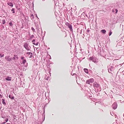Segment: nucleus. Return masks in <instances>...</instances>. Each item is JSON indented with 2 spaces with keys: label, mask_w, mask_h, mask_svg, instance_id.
<instances>
[{
  "label": "nucleus",
  "mask_w": 124,
  "mask_h": 124,
  "mask_svg": "<svg viewBox=\"0 0 124 124\" xmlns=\"http://www.w3.org/2000/svg\"><path fill=\"white\" fill-rule=\"evenodd\" d=\"M8 97L11 100H13L14 99V96L12 94H10L9 95Z\"/></svg>",
  "instance_id": "nucleus-8"
},
{
  "label": "nucleus",
  "mask_w": 124,
  "mask_h": 124,
  "mask_svg": "<svg viewBox=\"0 0 124 124\" xmlns=\"http://www.w3.org/2000/svg\"><path fill=\"white\" fill-rule=\"evenodd\" d=\"M15 117H16V116H14V119H15Z\"/></svg>",
  "instance_id": "nucleus-56"
},
{
  "label": "nucleus",
  "mask_w": 124,
  "mask_h": 124,
  "mask_svg": "<svg viewBox=\"0 0 124 124\" xmlns=\"http://www.w3.org/2000/svg\"><path fill=\"white\" fill-rule=\"evenodd\" d=\"M8 120V118H6V119L5 120V122H7Z\"/></svg>",
  "instance_id": "nucleus-39"
},
{
  "label": "nucleus",
  "mask_w": 124,
  "mask_h": 124,
  "mask_svg": "<svg viewBox=\"0 0 124 124\" xmlns=\"http://www.w3.org/2000/svg\"><path fill=\"white\" fill-rule=\"evenodd\" d=\"M26 62V60L25 59L22 60V63L23 64H25Z\"/></svg>",
  "instance_id": "nucleus-21"
},
{
  "label": "nucleus",
  "mask_w": 124,
  "mask_h": 124,
  "mask_svg": "<svg viewBox=\"0 0 124 124\" xmlns=\"http://www.w3.org/2000/svg\"><path fill=\"white\" fill-rule=\"evenodd\" d=\"M11 11L12 12V13L15 14V8H13L11 9Z\"/></svg>",
  "instance_id": "nucleus-18"
},
{
  "label": "nucleus",
  "mask_w": 124,
  "mask_h": 124,
  "mask_svg": "<svg viewBox=\"0 0 124 124\" xmlns=\"http://www.w3.org/2000/svg\"><path fill=\"white\" fill-rule=\"evenodd\" d=\"M12 60V58L11 57V58H10L8 59V60H7V61H8V62H10Z\"/></svg>",
  "instance_id": "nucleus-24"
},
{
  "label": "nucleus",
  "mask_w": 124,
  "mask_h": 124,
  "mask_svg": "<svg viewBox=\"0 0 124 124\" xmlns=\"http://www.w3.org/2000/svg\"><path fill=\"white\" fill-rule=\"evenodd\" d=\"M45 116H43V117H42V122H43L44 121L45 119Z\"/></svg>",
  "instance_id": "nucleus-34"
},
{
  "label": "nucleus",
  "mask_w": 124,
  "mask_h": 124,
  "mask_svg": "<svg viewBox=\"0 0 124 124\" xmlns=\"http://www.w3.org/2000/svg\"><path fill=\"white\" fill-rule=\"evenodd\" d=\"M54 0L55 4H55L56 2V3L57 2V0Z\"/></svg>",
  "instance_id": "nucleus-44"
},
{
  "label": "nucleus",
  "mask_w": 124,
  "mask_h": 124,
  "mask_svg": "<svg viewBox=\"0 0 124 124\" xmlns=\"http://www.w3.org/2000/svg\"><path fill=\"white\" fill-rule=\"evenodd\" d=\"M51 70V69L50 68H49L48 69V71L49 72H50V71Z\"/></svg>",
  "instance_id": "nucleus-42"
},
{
  "label": "nucleus",
  "mask_w": 124,
  "mask_h": 124,
  "mask_svg": "<svg viewBox=\"0 0 124 124\" xmlns=\"http://www.w3.org/2000/svg\"><path fill=\"white\" fill-rule=\"evenodd\" d=\"M88 60L90 62L92 61L95 63H97L98 62V59L94 55L88 58Z\"/></svg>",
  "instance_id": "nucleus-2"
},
{
  "label": "nucleus",
  "mask_w": 124,
  "mask_h": 124,
  "mask_svg": "<svg viewBox=\"0 0 124 124\" xmlns=\"http://www.w3.org/2000/svg\"><path fill=\"white\" fill-rule=\"evenodd\" d=\"M5 19H3L2 20V24H4L5 23Z\"/></svg>",
  "instance_id": "nucleus-27"
},
{
  "label": "nucleus",
  "mask_w": 124,
  "mask_h": 124,
  "mask_svg": "<svg viewBox=\"0 0 124 124\" xmlns=\"http://www.w3.org/2000/svg\"><path fill=\"white\" fill-rule=\"evenodd\" d=\"M34 36L33 35H31V36L30 37V39H31L32 38H33L34 37Z\"/></svg>",
  "instance_id": "nucleus-41"
},
{
  "label": "nucleus",
  "mask_w": 124,
  "mask_h": 124,
  "mask_svg": "<svg viewBox=\"0 0 124 124\" xmlns=\"http://www.w3.org/2000/svg\"><path fill=\"white\" fill-rule=\"evenodd\" d=\"M41 93H39L38 94V96H40V95H41Z\"/></svg>",
  "instance_id": "nucleus-47"
},
{
  "label": "nucleus",
  "mask_w": 124,
  "mask_h": 124,
  "mask_svg": "<svg viewBox=\"0 0 124 124\" xmlns=\"http://www.w3.org/2000/svg\"><path fill=\"white\" fill-rule=\"evenodd\" d=\"M24 58H25V57H24L23 56H21V59H22V60H24Z\"/></svg>",
  "instance_id": "nucleus-33"
},
{
  "label": "nucleus",
  "mask_w": 124,
  "mask_h": 124,
  "mask_svg": "<svg viewBox=\"0 0 124 124\" xmlns=\"http://www.w3.org/2000/svg\"><path fill=\"white\" fill-rule=\"evenodd\" d=\"M7 56L8 58H8H10V56H9V55H8V56Z\"/></svg>",
  "instance_id": "nucleus-51"
},
{
  "label": "nucleus",
  "mask_w": 124,
  "mask_h": 124,
  "mask_svg": "<svg viewBox=\"0 0 124 124\" xmlns=\"http://www.w3.org/2000/svg\"><path fill=\"white\" fill-rule=\"evenodd\" d=\"M33 5H32V6H33V7H34V4H33V3H32Z\"/></svg>",
  "instance_id": "nucleus-58"
},
{
  "label": "nucleus",
  "mask_w": 124,
  "mask_h": 124,
  "mask_svg": "<svg viewBox=\"0 0 124 124\" xmlns=\"http://www.w3.org/2000/svg\"><path fill=\"white\" fill-rule=\"evenodd\" d=\"M31 16L32 17V19H34V18L33 15V14H31Z\"/></svg>",
  "instance_id": "nucleus-36"
},
{
  "label": "nucleus",
  "mask_w": 124,
  "mask_h": 124,
  "mask_svg": "<svg viewBox=\"0 0 124 124\" xmlns=\"http://www.w3.org/2000/svg\"><path fill=\"white\" fill-rule=\"evenodd\" d=\"M45 109L44 108L43 113L42 114V116L43 117V116H45Z\"/></svg>",
  "instance_id": "nucleus-26"
},
{
  "label": "nucleus",
  "mask_w": 124,
  "mask_h": 124,
  "mask_svg": "<svg viewBox=\"0 0 124 124\" xmlns=\"http://www.w3.org/2000/svg\"><path fill=\"white\" fill-rule=\"evenodd\" d=\"M117 104L116 102L114 103L112 105V108L114 109H116L117 107Z\"/></svg>",
  "instance_id": "nucleus-6"
},
{
  "label": "nucleus",
  "mask_w": 124,
  "mask_h": 124,
  "mask_svg": "<svg viewBox=\"0 0 124 124\" xmlns=\"http://www.w3.org/2000/svg\"><path fill=\"white\" fill-rule=\"evenodd\" d=\"M26 54L27 55H30L29 56V58H31L33 56V54L31 52H27Z\"/></svg>",
  "instance_id": "nucleus-7"
},
{
  "label": "nucleus",
  "mask_w": 124,
  "mask_h": 124,
  "mask_svg": "<svg viewBox=\"0 0 124 124\" xmlns=\"http://www.w3.org/2000/svg\"><path fill=\"white\" fill-rule=\"evenodd\" d=\"M23 46L25 49L27 51H30L31 49V47L29 46V44L27 43H24Z\"/></svg>",
  "instance_id": "nucleus-4"
},
{
  "label": "nucleus",
  "mask_w": 124,
  "mask_h": 124,
  "mask_svg": "<svg viewBox=\"0 0 124 124\" xmlns=\"http://www.w3.org/2000/svg\"><path fill=\"white\" fill-rule=\"evenodd\" d=\"M0 124H3V123L2 122V123H0Z\"/></svg>",
  "instance_id": "nucleus-63"
},
{
  "label": "nucleus",
  "mask_w": 124,
  "mask_h": 124,
  "mask_svg": "<svg viewBox=\"0 0 124 124\" xmlns=\"http://www.w3.org/2000/svg\"><path fill=\"white\" fill-rule=\"evenodd\" d=\"M15 56H16V58L17 59H18V57L17 56V55H15Z\"/></svg>",
  "instance_id": "nucleus-45"
},
{
  "label": "nucleus",
  "mask_w": 124,
  "mask_h": 124,
  "mask_svg": "<svg viewBox=\"0 0 124 124\" xmlns=\"http://www.w3.org/2000/svg\"><path fill=\"white\" fill-rule=\"evenodd\" d=\"M8 5L12 7L13 6V3L11 2H8L7 3Z\"/></svg>",
  "instance_id": "nucleus-9"
},
{
  "label": "nucleus",
  "mask_w": 124,
  "mask_h": 124,
  "mask_svg": "<svg viewBox=\"0 0 124 124\" xmlns=\"http://www.w3.org/2000/svg\"><path fill=\"white\" fill-rule=\"evenodd\" d=\"M89 81H90V82L91 83H92L94 82V79L93 78H91L90 79H89Z\"/></svg>",
  "instance_id": "nucleus-19"
},
{
  "label": "nucleus",
  "mask_w": 124,
  "mask_h": 124,
  "mask_svg": "<svg viewBox=\"0 0 124 124\" xmlns=\"http://www.w3.org/2000/svg\"><path fill=\"white\" fill-rule=\"evenodd\" d=\"M71 74L72 75H73L72 74V72L71 73Z\"/></svg>",
  "instance_id": "nucleus-61"
},
{
  "label": "nucleus",
  "mask_w": 124,
  "mask_h": 124,
  "mask_svg": "<svg viewBox=\"0 0 124 124\" xmlns=\"http://www.w3.org/2000/svg\"><path fill=\"white\" fill-rule=\"evenodd\" d=\"M49 74L50 76H51V73H50V72H49Z\"/></svg>",
  "instance_id": "nucleus-59"
},
{
  "label": "nucleus",
  "mask_w": 124,
  "mask_h": 124,
  "mask_svg": "<svg viewBox=\"0 0 124 124\" xmlns=\"http://www.w3.org/2000/svg\"><path fill=\"white\" fill-rule=\"evenodd\" d=\"M0 124H3V123L2 122V123H0Z\"/></svg>",
  "instance_id": "nucleus-62"
},
{
  "label": "nucleus",
  "mask_w": 124,
  "mask_h": 124,
  "mask_svg": "<svg viewBox=\"0 0 124 124\" xmlns=\"http://www.w3.org/2000/svg\"><path fill=\"white\" fill-rule=\"evenodd\" d=\"M115 8H114L112 10V11L113 12H115Z\"/></svg>",
  "instance_id": "nucleus-40"
},
{
  "label": "nucleus",
  "mask_w": 124,
  "mask_h": 124,
  "mask_svg": "<svg viewBox=\"0 0 124 124\" xmlns=\"http://www.w3.org/2000/svg\"><path fill=\"white\" fill-rule=\"evenodd\" d=\"M112 31L111 30H109V36H110L112 34Z\"/></svg>",
  "instance_id": "nucleus-23"
},
{
  "label": "nucleus",
  "mask_w": 124,
  "mask_h": 124,
  "mask_svg": "<svg viewBox=\"0 0 124 124\" xmlns=\"http://www.w3.org/2000/svg\"><path fill=\"white\" fill-rule=\"evenodd\" d=\"M2 103L4 105H6V103L5 101V100L4 99H2Z\"/></svg>",
  "instance_id": "nucleus-17"
},
{
  "label": "nucleus",
  "mask_w": 124,
  "mask_h": 124,
  "mask_svg": "<svg viewBox=\"0 0 124 124\" xmlns=\"http://www.w3.org/2000/svg\"><path fill=\"white\" fill-rule=\"evenodd\" d=\"M115 121H116V122L115 123H117V124H118V121H117V120H115Z\"/></svg>",
  "instance_id": "nucleus-48"
},
{
  "label": "nucleus",
  "mask_w": 124,
  "mask_h": 124,
  "mask_svg": "<svg viewBox=\"0 0 124 124\" xmlns=\"http://www.w3.org/2000/svg\"><path fill=\"white\" fill-rule=\"evenodd\" d=\"M4 54H3L2 55L1 54H0V57H2L4 56Z\"/></svg>",
  "instance_id": "nucleus-32"
},
{
  "label": "nucleus",
  "mask_w": 124,
  "mask_h": 124,
  "mask_svg": "<svg viewBox=\"0 0 124 124\" xmlns=\"http://www.w3.org/2000/svg\"><path fill=\"white\" fill-rule=\"evenodd\" d=\"M6 124H10V123H7Z\"/></svg>",
  "instance_id": "nucleus-64"
},
{
  "label": "nucleus",
  "mask_w": 124,
  "mask_h": 124,
  "mask_svg": "<svg viewBox=\"0 0 124 124\" xmlns=\"http://www.w3.org/2000/svg\"><path fill=\"white\" fill-rule=\"evenodd\" d=\"M3 124H4L6 123V122H2Z\"/></svg>",
  "instance_id": "nucleus-55"
},
{
  "label": "nucleus",
  "mask_w": 124,
  "mask_h": 124,
  "mask_svg": "<svg viewBox=\"0 0 124 124\" xmlns=\"http://www.w3.org/2000/svg\"><path fill=\"white\" fill-rule=\"evenodd\" d=\"M93 86L95 90V92H100L101 91V89L100 86V85L97 83L95 82L93 83Z\"/></svg>",
  "instance_id": "nucleus-1"
},
{
  "label": "nucleus",
  "mask_w": 124,
  "mask_h": 124,
  "mask_svg": "<svg viewBox=\"0 0 124 124\" xmlns=\"http://www.w3.org/2000/svg\"><path fill=\"white\" fill-rule=\"evenodd\" d=\"M108 72L109 73H111V72L113 71L114 67L112 66H110V65L108 66Z\"/></svg>",
  "instance_id": "nucleus-5"
},
{
  "label": "nucleus",
  "mask_w": 124,
  "mask_h": 124,
  "mask_svg": "<svg viewBox=\"0 0 124 124\" xmlns=\"http://www.w3.org/2000/svg\"><path fill=\"white\" fill-rule=\"evenodd\" d=\"M113 124H117V123H116L114 122L113 123Z\"/></svg>",
  "instance_id": "nucleus-54"
},
{
  "label": "nucleus",
  "mask_w": 124,
  "mask_h": 124,
  "mask_svg": "<svg viewBox=\"0 0 124 124\" xmlns=\"http://www.w3.org/2000/svg\"><path fill=\"white\" fill-rule=\"evenodd\" d=\"M0 97L1 98H2L3 97L0 94Z\"/></svg>",
  "instance_id": "nucleus-49"
},
{
  "label": "nucleus",
  "mask_w": 124,
  "mask_h": 124,
  "mask_svg": "<svg viewBox=\"0 0 124 124\" xmlns=\"http://www.w3.org/2000/svg\"><path fill=\"white\" fill-rule=\"evenodd\" d=\"M115 14H116L117 13V12L118 11V10L117 8L115 9Z\"/></svg>",
  "instance_id": "nucleus-28"
},
{
  "label": "nucleus",
  "mask_w": 124,
  "mask_h": 124,
  "mask_svg": "<svg viewBox=\"0 0 124 124\" xmlns=\"http://www.w3.org/2000/svg\"><path fill=\"white\" fill-rule=\"evenodd\" d=\"M89 71V72H90L91 73H93V71L91 70H89L88 71V72Z\"/></svg>",
  "instance_id": "nucleus-38"
},
{
  "label": "nucleus",
  "mask_w": 124,
  "mask_h": 124,
  "mask_svg": "<svg viewBox=\"0 0 124 124\" xmlns=\"http://www.w3.org/2000/svg\"><path fill=\"white\" fill-rule=\"evenodd\" d=\"M89 30H87V32H89Z\"/></svg>",
  "instance_id": "nucleus-52"
},
{
  "label": "nucleus",
  "mask_w": 124,
  "mask_h": 124,
  "mask_svg": "<svg viewBox=\"0 0 124 124\" xmlns=\"http://www.w3.org/2000/svg\"><path fill=\"white\" fill-rule=\"evenodd\" d=\"M114 112L113 111L112 112V113H111V112H110V114L112 116H113V115H114Z\"/></svg>",
  "instance_id": "nucleus-37"
},
{
  "label": "nucleus",
  "mask_w": 124,
  "mask_h": 124,
  "mask_svg": "<svg viewBox=\"0 0 124 124\" xmlns=\"http://www.w3.org/2000/svg\"><path fill=\"white\" fill-rule=\"evenodd\" d=\"M16 8L17 9V11L18 12H20V8L19 7H18L17 6H16Z\"/></svg>",
  "instance_id": "nucleus-15"
},
{
  "label": "nucleus",
  "mask_w": 124,
  "mask_h": 124,
  "mask_svg": "<svg viewBox=\"0 0 124 124\" xmlns=\"http://www.w3.org/2000/svg\"><path fill=\"white\" fill-rule=\"evenodd\" d=\"M96 92H95L96 93V95L97 96L99 95H100V93H98V92H97V91H96Z\"/></svg>",
  "instance_id": "nucleus-30"
},
{
  "label": "nucleus",
  "mask_w": 124,
  "mask_h": 124,
  "mask_svg": "<svg viewBox=\"0 0 124 124\" xmlns=\"http://www.w3.org/2000/svg\"><path fill=\"white\" fill-rule=\"evenodd\" d=\"M5 59L6 60H7H7L8 59V57L7 56H6L5 57Z\"/></svg>",
  "instance_id": "nucleus-43"
},
{
  "label": "nucleus",
  "mask_w": 124,
  "mask_h": 124,
  "mask_svg": "<svg viewBox=\"0 0 124 124\" xmlns=\"http://www.w3.org/2000/svg\"><path fill=\"white\" fill-rule=\"evenodd\" d=\"M31 29L33 31V32H35V30L34 29V28L33 27H31Z\"/></svg>",
  "instance_id": "nucleus-35"
},
{
  "label": "nucleus",
  "mask_w": 124,
  "mask_h": 124,
  "mask_svg": "<svg viewBox=\"0 0 124 124\" xmlns=\"http://www.w3.org/2000/svg\"><path fill=\"white\" fill-rule=\"evenodd\" d=\"M115 79H116V80H119L120 79L119 76V75H117V74L116 75Z\"/></svg>",
  "instance_id": "nucleus-16"
},
{
  "label": "nucleus",
  "mask_w": 124,
  "mask_h": 124,
  "mask_svg": "<svg viewBox=\"0 0 124 124\" xmlns=\"http://www.w3.org/2000/svg\"><path fill=\"white\" fill-rule=\"evenodd\" d=\"M101 47H99V46H98V51L99 53L101 52Z\"/></svg>",
  "instance_id": "nucleus-13"
},
{
  "label": "nucleus",
  "mask_w": 124,
  "mask_h": 124,
  "mask_svg": "<svg viewBox=\"0 0 124 124\" xmlns=\"http://www.w3.org/2000/svg\"><path fill=\"white\" fill-rule=\"evenodd\" d=\"M13 23H14V22L13 21H10L9 23V24L10 26H11V27H12L13 25Z\"/></svg>",
  "instance_id": "nucleus-10"
},
{
  "label": "nucleus",
  "mask_w": 124,
  "mask_h": 124,
  "mask_svg": "<svg viewBox=\"0 0 124 124\" xmlns=\"http://www.w3.org/2000/svg\"><path fill=\"white\" fill-rule=\"evenodd\" d=\"M101 32L103 34H106V31L105 29H103L101 30Z\"/></svg>",
  "instance_id": "nucleus-14"
},
{
  "label": "nucleus",
  "mask_w": 124,
  "mask_h": 124,
  "mask_svg": "<svg viewBox=\"0 0 124 124\" xmlns=\"http://www.w3.org/2000/svg\"><path fill=\"white\" fill-rule=\"evenodd\" d=\"M83 70L84 72L87 74H88V69L86 68H84Z\"/></svg>",
  "instance_id": "nucleus-12"
},
{
  "label": "nucleus",
  "mask_w": 124,
  "mask_h": 124,
  "mask_svg": "<svg viewBox=\"0 0 124 124\" xmlns=\"http://www.w3.org/2000/svg\"><path fill=\"white\" fill-rule=\"evenodd\" d=\"M23 84L22 85V82L21 81L19 82V85H20V86H22L23 87V85L24 84V83H23Z\"/></svg>",
  "instance_id": "nucleus-20"
},
{
  "label": "nucleus",
  "mask_w": 124,
  "mask_h": 124,
  "mask_svg": "<svg viewBox=\"0 0 124 124\" xmlns=\"http://www.w3.org/2000/svg\"><path fill=\"white\" fill-rule=\"evenodd\" d=\"M90 81L89 80H87L86 82V83L87 84H89L90 83Z\"/></svg>",
  "instance_id": "nucleus-25"
},
{
  "label": "nucleus",
  "mask_w": 124,
  "mask_h": 124,
  "mask_svg": "<svg viewBox=\"0 0 124 124\" xmlns=\"http://www.w3.org/2000/svg\"><path fill=\"white\" fill-rule=\"evenodd\" d=\"M82 33V29L81 30L80 32V34H81Z\"/></svg>",
  "instance_id": "nucleus-53"
},
{
  "label": "nucleus",
  "mask_w": 124,
  "mask_h": 124,
  "mask_svg": "<svg viewBox=\"0 0 124 124\" xmlns=\"http://www.w3.org/2000/svg\"><path fill=\"white\" fill-rule=\"evenodd\" d=\"M35 39H33L32 41V42L33 43L35 41Z\"/></svg>",
  "instance_id": "nucleus-46"
},
{
  "label": "nucleus",
  "mask_w": 124,
  "mask_h": 124,
  "mask_svg": "<svg viewBox=\"0 0 124 124\" xmlns=\"http://www.w3.org/2000/svg\"><path fill=\"white\" fill-rule=\"evenodd\" d=\"M15 54L14 55V57L12 58V59L13 60H15L16 59V56H15Z\"/></svg>",
  "instance_id": "nucleus-31"
},
{
  "label": "nucleus",
  "mask_w": 124,
  "mask_h": 124,
  "mask_svg": "<svg viewBox=\"0 0 124 124\" xmlns=\"http://www.w3.org/2000/svg\"><path fill=\"white\" fill-rule=\"evenodd\" d=\"M104 48L102 47L101 48V52L102 51L104 53H105V51H104Z\"/></svg>",
  "instance_id": "nucleus-22"
},
{
  "label": "nucleus",
  "mask_w": 124,
  "mask_h": 124,
  "mask_svg": "<svg viewBox=\"0 0 124 124\" xmlns=\"http://www.w3.org/2000/svg\"><path fill=\"white\" fill-rule=\"evenodd\" d=\"M11 78L8 76H7L6 78H5V79L8 81H10L11 80Z\"/></svg>",
  "instance_id": "nucleus-11"
},
{
  "label": "nucleus",
  "mask_w": 124,
  "mask_h": 124,
  "mask_svg": "<svg viewBox=\"0 0 124 124\" xmlns=\"http://www.w3.org/2000/svg\"><path fill=\"white\" fill-rule=\"evenodd\" d=\"M49 78V77H47V78L46 79V80H48Z\"/></svg>",
  "instance_id": "nucleus-57"
},
{
  "label": "nucleus",
  "mask_w": 124,
  "mask_h": 124,
  "mask_svg": "<svg viewBox=\"0 0 124 124\" xmlns=\"http://www.w3.org/2000/svg\"><path fill=\"white\" fill-rule=\"evenodd\" d=\"M74 75H77V74L76 73H73L72 76H74Z\"/></svg>",
  "instance_id": "nucleus-50"
},
{
  "label": "nucleus",
  "mask_w": 124,
  "mask_h": 124,
  "mask_svg": "<svg viewBox=\"0 0 124 124\" xmlns=\"http://www.w3.org/2000/svg\"><path fill=\"white\" fill-rule=\"evenodd\" d=\"M65 24L69 28L70 31L73 32L72 27L71 24H70L68 22H66L65 23Z\"/></svg>",
  "instance_id": "nucleus-3"
},
{
  "label": "nucleus",
  "mask_w": 124,
  "mask_h": 124,
  "mask_svg": "<svg viewBox=\"0 0 124 124\" xmlns=\"http://www.w3.org/2000/svg\"><path fill=\"white\" fill-rule=\"evenodd\" d=\"M121 122H119V123L120 124H121Z\"/></svg>",
  "instance_id": "nucleus-60"
},
{
  "label": "nucleus",
  "mask_w": 124,
  "mask_h": 124,
  "mask_svg": "<svg viewBox=\"0 0 124 124\" xmlns=\"http://www.w3.org/2000/svg\"><path fill=\"white\" fill-rule=\"evenodd\" d=\"M33 44L35 45H36V46H37L38 45V44H39V42H37L36 43H35L34 42V43H33Z\"/></svg>",
  "instance_id": "nucleus-29"
}]
</instances>
